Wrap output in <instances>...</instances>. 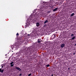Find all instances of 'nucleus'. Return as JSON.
<instances>
[{"instance_id":"nucleus-1","label":"nucleus","mask_w":76,"mask_h":76,"mask_svg":"<svg viewBox=\"0 0 76 76\" xmlns=\"http://www.w3.org/2000/svg\"><path fill=\"white\" fill-rule=\"evenodd\" d=\"M25 50L27 53H28L29 52L30 53H34V52L35 51V48L33 46H30L28 48H26L25 49Z\"/></svg>"},{"instance_id":"nucleus-2","label":"nucleus","mask_w":76,"mask_h":76,"mask_svg":"<svg viewBox=\"0 0 76 76\" xmlns=\"http://www.w3.org/2000/svg\"><path fill=\"white\" fill-rule=\"evenodd\" d=\"M54 6L52 5V4H48L47 5L44 6V7H45L46 9H47L48 7H49V9H53Z\"/></svg>"},{"instance_id":"nucleus-3","label":"nucleus","mask_w":76,"mask_h":76,"mask_svg":"<svg viewBox=\"0 0 76 76\" xmlns=\"http://www.w3.org/2000/svg\"><path fill=\"white\" fill-rule=\"evenodd\" d=\"M42 41V40L41 39H37V42L38 43H40Z\"/></svg>"},{"instance_id":"nucleus-4","label":"nucleus","mask_w":76,"mask_h":76,"mask_svg":"<svg viewBox=\"0 0 76 76\" xmlns=\"http://www.w3.org/2000/svg\"><path fill=\"white\" fill-rule=\"evenodd\" d=\"M34 17V15H31L30 17V19L31 20L33 19Z\"/></svg>"},{"instance_id":"nucleus-5","label":"nucleus","mask_w":76,"mask_h":76,"mask_svg":"<svg viewBox=\"0 0 76 76\" xmlns=\"http://www.w3.org/2000/svg\"><path fill=\"white\" fill-rule=\"evenodd\" d=\"M10 64L11 65L10 66L11 67H13L14 66V63L13 62H12L10 63Z\"/></svg>"},{"instance_id":"nucleus-6","label":"nucleus","mask_w":76,"mask_h":76,"mask_svg":"<svg viewBox=\"0 0 76 76\" xmlns=\"http://www.w3.org/2000/svg\"><path fill=\"white\" fill-rule=\"evenodd\" d=\"M15 68L16 69L18 70V71H20L21 70V69H20V68L19 67H15Z\"/></svg>"},{"instance_id":"nucleus-7","label":"nucleus","mask_w":76,"mask_h":76,"mask_svg":"<svg viewBox=\"0 0 76 76\" xmlns=\"http://www.w3.org/2000/svg\"><path fill=\"white\" fill-rule=\"evenodd\" d=\"M60 46L61 48H63L65 46V45L64 44H62Z\"/></svg>"},{"instance_id":"nucleus-8","label":"nucleus","mask_w":76,"mask_h":76,"mask_svg":"<svg viewBox=\"0 0 76 76\" xmlns=\"http://www.w3.org/2000/svg\"><path fill=\"white\" fill-rule=\"evenodd\" d=\"M58 9V8L57 7L55 9H53V12H56V11H57V10Z\"/></svg>"},{"instance_id":"nucleus-9","label":"nucleus","mask_w":76,"mask_h":76,"mask_svg":"<svg viewBox=\"0 0 76 76\" xmlns=\"http://www.w3.org/2000/svg\"><path fill=\"white\" fill-rule=\"evenodd\" d=\"M39 26V23L37 22L36 23V26L37 27H38Z\"/></svg>"},{"instance_id":"nucleus-10","label":"nucleus","mask_w":76,"mask_h":76,"mask_svg":"<svg viewBox=\"0 0 76 76\" xmlns=\"http://www.w3.org/2000/svg\"><path fill=\"white\" fill-rule=\"evenodd\" d=\"M55 37H56V35L53 34L51 36V38H54Z\"/></svg>"},{"instance_id":"nucleus-11","label":"nucleus","mask_w":76,"mask_h":76,"mask_svg":"<svg viewBox=\"0 0 76 76\" xmlns=\"http://www.w3.org/2000/svg\"><path fill=\"white\" fill-rule=\"evenodd\" d=\"M48 22V20H45V22H44V23H47Z\"/></svg>"},{"instance_id":"nucleus-12","label":"nucleus","mask_w":76,"mask_h":76,"mask_svg":"<svg viewBox=\"0 0 76 76\" xmlns=\"http://www.w3.org/2000/svg\"><path fill=\"white\" fill-rule=\"evenodd\" d=\"M74 15H75V13H72L71 14L70 16H73Z\"/></svg>"},{"instance_id":"nucleus-13","label":"nucleus","mask_w":76,"mask_h":76,"mask_svg":"<svg viewBox=\"0 0 76 76\" xmlns=\"http://www.w3.org/2000/svg\"><path fill=\"white\" fill-rule=\"evenodd\" d=\"M75 38V37H72V39H71L72 40H73V39H74Z\"/></svg>"},{"instance_id":"nucleus-14","label":"nucleus","mask_w":76,"mask_h":76,"mask_svg":"<svg viewBox=\"0 0 76 76\" xmlns=\"http://www.w3.org/2000/svg\"><path fill=\"white\" fill-rule=\"evenodd\" d=\"M3 72H4V69L1 70V73H3Z\"/></svg>"},{"instance_id":"nucleus-15","label":"nucleus","mask_w":76,"mask_h":76,"mask_svg":"<svg viewBox=\"0 0 76 76\" xmlns=\"http://www.w3.org/2000/svg\"><path fill=\"white\" fill-rule=\"evenodd\" d=\"M73 36H74V34H72L71 35V37H73Z\"/></svg>"},{"instance_id":"nucleus-16","label":"nucleus","mask_w":76,"mask_h":76,"mask_svg":"<svg viewBox=\"0 0 76 76\" xmlns=\"http://www.w3.org/2000/svg\"><path fill=\"white\" fill-rule=\"evenodd\" d=\"M36 11H37V9L35 10H34V12H33L35 13V12H36Z\"/></svg>"},{"instance_id":"nucleus-17","label":"nucleus","mask_w":76,"mask_h":76,"mask_svg":"<svg viewBox=\"0 0 76 76\" xmlns=\"http://www.w3.org/2000/svg\"><path fill=\"white\" fill-rule=\"evenodd\" d=\"M46 66L47 67H50V65L49 64H48L46 65Z\"/></svg>"},{"instance_id":"nucleus-18","label":"nucleus","mask_w":76,"mask_h":76,"mask_svg":"<svg viewBox=\"0 0 76 76\" xmlns=\"http://www.w3.org/2000/svg\"><path fill=\"white\" fill-rule=\"evenodd\" d=\"M16 35L17 36H19V34L18 33H17Z\"/></svg>"},{"instance_id":"nucleus-19","label":"nucleus","mask_w":76,"mask_h":76,"mask_svg":"<svg viewBox=\"0 0 76 76\" xmlns=\"http://www.w3.org/2000/svg\"><path fill=\"white\" fill-rule=\"evenodd\" d=\"M70 67H69L68 68V70H70Z\"/></svg>"},{"instance_id":"nucleus-20","label":"nucleus","mask_w":76,"mask_h":76,"mask_svg":"<svg viewBox=\"0 0 76 76\" xmlns=\"http://www.w3.org/2000/svg\"><path fill=\"white\" fill-rule=\"evenodd\" d=\"M31 76V74H30L28 75V76Z\"/></svg>"},{"instance_id":"nucleus-21","label":"nucleus","mask_w":76,"mask_h":76,"mask_svg":"<svg viewBox=\"0 0 76 76\" xmlns=\"http://www.w3.org/2000/svg\"><path fill=\"white\" fill-rule=\"evenodd\" d=\"M45 3H46L44 1L43 2V4H45Z\"/></svg>"},{"instance_id":"nucleus-22","label":"nucleus","mask_w":76,"mask_h":76,"mask_svg":"<svg viewBox=\"0 0 76 76\" xmlns=\"http://www.w3.org/2000/svg\"><path fill=\"white\" fill-rule=\"evenodd\" d=\"M50 11H49L48 12V13H50Z\"/></svg>"},{"instance_id":"nucleus-23","label":"nucleus","mask_w":76,"mask_h":76,"mask_svg":"<svg viewBox=\"0 0 76 76\" xmlns=\"http://www.w3.org/2000/svg\"><path fill=\"white\" fill-rule=\"evenodd\" d=\"M1 72V68L0 69V72Z\"/></svg>"},{"instance_id":"nucleus-24","label":"nucleus","mask_w":76,"mask_h":76,"mask_svg":"<svg viewBox=\"0 0 76 76\" xmlns=\"http://www.w3.org/2000/svg\"><path fill=\"white\" fill-rule=\"evenodd\" d=\"M21 75H22V74H20L19 75V76H21Z\"/></svg>"},{"instance_id":"nucleus-25","label":"nucleus","mask_w":76,"mask_h":76,"mask_svg":"<svg viewBox=\"0 0 76 76\" xmlns=\"http://www.w3.org/2000/svg\"><path fill=\"white\" fill-rule=\"evenodd\" d=\"M74 46H75V47H76V44H75L74 45Z\"/></svg>"},{"instance_id":"nucleus-26","label":"nucleus","mask_w":76,"mask_h":76,"mask_svg":"<svg viewBox=\"0 0 76 76\" xmlns=\"http://www.w3.org/2000/svg\"><path fill=\"white\" fill-rule=\"evenodd\" d=\"M73 55H75V53H73Z\"/></svg>"},{"instance_id":"nucleus-27","label":"nucleus","mask_w":76,"mask_h":76,"mask_svg":"<svg viewBox=\"0 0 76 76\" xmlns=\"http://www.w3.org/2000/svg\"><path fill=\"white\" fill-rule=\"evenodd\" d=\"M34 18H35V19H37V18L35 17V16H34Z\"/></svg>"},{"instance_id":"nucleus-28","label":"nucleus","mask_w":76,"mask_h":76,"mask_svg":"<svg viewBox=\"0 0 76 76\" xmlns=\"http://www.w3.org/2000/svg\"><path fill=\"white\" fill-rule=\"evenodd\" d=\"M51 76H53V74Z\"/></svg>"},{"instance_id":"nucleus-29","label":"nucleus","mask_w":76,"mask_h":76,"mask_svg":"<svg viewBox=\"0 0 76 76\" xmlns=\"http://www.w3.org/2000/svg\"><path fill=\"white\" fill-rule=\"evenodd\" d=\"M1 67H2V68H3V66H2Z\"/></svg>"},{"instance_id":"nucleus-30","label":"nucleus","mask_w":76,"mask_h":76,"mask_svg":"<svg viewBox=\"0 0 76 76\" xmlns=\"http://www.w3.org/2000/svg\"><path fill=\"white\" fill-rule=\"evenodd\" d=\"M28 35H29V34H28Z\"/></svg>"}]
</instances>
